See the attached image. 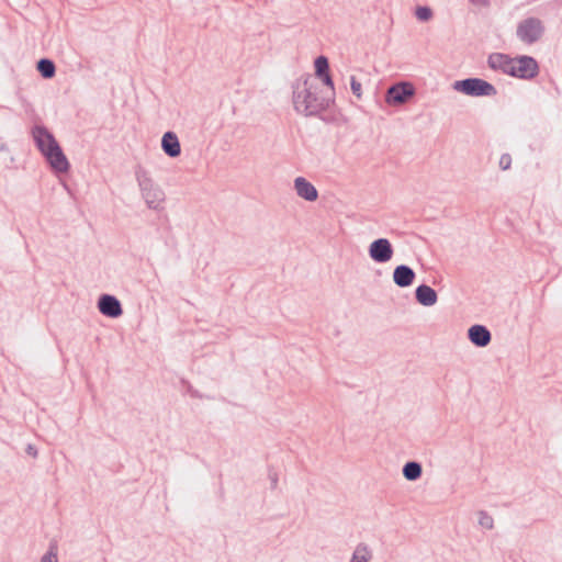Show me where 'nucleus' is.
<instances>
[{
  "instance_id": "nucleus-1",
  "label": "nucleus",
  "mask_w": 562,
  "mask_h": 562,
  "mask_svg": "<svg viewBox=\"0 0 562 562\" xmlns=\"http://www.w3.org/2000/svg\"><path fill=\"white\" fill-rule=\"evenodd\" d=\"M292 89L294 109L306 116L318 115L327 110L334 101L335 91L322 86L312 75L297 78L293 82Z\"/></svg>"
},
{
  "instance_id": "nucleus-2",
  "label": "nucleus",
  "mask_w": 562,
  "mask_h": 562,
  "mask_svg": "<svg viewBox=\"0 0 562 562\" xmlns=\"http://www.w3.org/2000/svg\"><path fill=\"white\" fill-rule=\"evenodd\" d=\"M137 183L146 206L153 211L164 210L166 194L161 187L144 171L137 172Z\"/></svg>"
},
{
  "instance_id": "nucleus-3",
  "label": "nucleus",
  "mask_w": 562,
  "mask_h": 562,
  "mask_svg": "<svg viewBox=\"0 0 562 562\" xmlns=\"http://www.w3.org/2000/svg\"><path fill=\"white\" fill-rule=\"evenodd\" d=\"M38 149L55 173H67L70 162L59 143H37Z\"/></svg>"
},
{
  "instance_id": "nucleus-4",
  "label": "nucleus",
  "mask_w": 562,
  "mask_h": 562,
  "mask_svg": "<svg viewBox=\"0 0 562 562\" xmlns=\"http://www.w3.org/2000/svg\"><path fill=\"white\" fill-rule=\"evenodd\" d=\"M546 33V26L542 20L536 16H529L517 24L516 36L525 44L532 45L539 42Z\"/></svg>"
},
{
  "instance_id": "nucleus-5",
  "label": "nucleus",
  "mask_w": 562,
  "mask_h": 562,
  "mask_svg": "<svg viewBox=\"0 0 562 562\" xmlns=\"http://www.w3.org/2000/svg\"><path fill=\"white\" fill-rule=\"evenodd\" d=\"M453 89L470 97H493L497 93L492 83L481 78L457 80L453 83Z\"/></svg>"
},
{
  "instance_id": "nucleus-6",
  "label": "nucleus",
  "mask_w": 562,
  "mask_h": 562,
  "mask_svg": "<svg viewBox=\"0 0 562 562\" xmlns=\"http://www.w3.org/2000/svg\"><path fill=\"white\" fill-rule=\"evenodd\" d=\"M539 64L532 56L519 55L515 57L512 77L522 80H531L539 75Z\"/></svg>"
},
{
  "instance_id": "nucleus-7",
  "label": "nucleus",
  "mask_w": 562,
  "mask_h": 562,
  "mask_svg": "<svg viewBox=\"0 0 562 562\" xmlns=\"http://www.w3.org/2000/svg\"><path fill=\"white\" fill-rule=\"evenodd\" d=\"M415 94V88L409 82L392 85L385 93V102L389 105H401L406 103Z\"/></svg>"
},
{
  "instance_id": "nucleus-8",
  "label": "nucleus",
  "mask_w": 562,
  "mask_h": 562,
  "mask_svg": "<svg viewBox=\"0 0 562 562\" xmlns=\"http://www.w3.org/2000/svg\"><path fill=\"white\" fill-rule=\"evenodd\" d=\"M293 190L297 198L313 203L318 199V191L316 187L305 177L299 176L293 180Z\"/></svg>"
},
{
  "instance_id": "nucleus-9",
  "label": "nucleus",
  "mask_w": 562,
  "mask_h": 562,
  "mask_svg": "<svg viewBox=\"0 0 562 562\" xmlns=\"http://www.w3.org/2000/svg\"><path fill=\"white\" fill-rule=\"evenodd\" d=\"M515 57H510L504 53H492L487 57V65L491 69L501 71L512 77Z\"/></svg>"
},
{
  "instance_id": "nucleus-10",
  "label": "nucleus",
  "mask_w": 562,
  "mask_h": 562,
  "mask_svg": "<svg viewBox=\"0 0 562 562\" xmlns=\"http://www.w3.org/2000/svg\"><path fill=\"white\" fill-rule=\"evenodd\" d=\"M369 254L374 261L386 262L392 258L393 249L389 239L380 238L371 243Z\"/></svg>"
},
{
  "instance_id": "nucleus-11",
  "label": "nucleus",
  "mask_w": 562,
  "mask_h": 562,
  "mask_svg": "<svg viewBox=\"0 0 562 562\" xmlns=\"http://www.w3.org/2000/svg\"><path fill=\"white\" fill-rule=\"evenodd\" d=\"M98 308L101 314L112 318H116L123 313L120 301L110 294H103L100 296Z\"/></svg>"
},
{
  "instance_id": "nucleus-12",
  "label": "nucleus",
  "mask_w": 562,
  "mask_h": 562,
  "mask_svg": "<svg viewBox=\"0 0 562 562\" xmlns=\"http://www.w3.org/2000/svg\"><path fill=\"white\" fill-rule=\"evenodd\" d=\"M315 75L314 78L321 82L322 86L327 87L335 91L334 81L329 74V61L326 56H318L314 61Z\"/></svg>"
},
{
  "instance_id": "nucleus-13",
  "label": "nucleus",
  "mask_w": 562,
  "mask_h": 562,
  "mask_svg": "<svg viewBox=\"0 0 562 562\" xmlns=\"http://www.w3.org/2000/svg\"><path fill=\"white\" fill-rule=\"evenodd\" d=\"M470 341L477 347H486L491 342V333L483 325H473L468 330Z\"/></svg>"
},
{
  "instance_id": "nucleus-14",
  "label": "nucleus",
  "mask_w": 562,
  "mask_h": 562,
  "mask_svg": "<svg viewBox=\"0 0 562 562\" xmlns=\"http://www.w3.org/2000/svg\"><path fill=\"white\" fill-rule=\"evenodd\" d=\"M415 279V272L408 266L401 265L394 269L393 281L397 286H409Z\"/></svg>"
},
{
  "instance_id": "nucleus-15",
  "label": "nucleus",
  "mask_w": 562,
  "mask_h": 562,
  "mask_svg": "<svg viewBox=\"0 0 562 562\" xmlns=\"http://www.w3.org/2000/svg\"><path fill=\"white\" fill-rule=\"evenodd\" d=\"M374 557V549L371 542L360 540L353 547V562H370Z\"/></svg>"
},
{
  "instance_id": "nucleus-16",
  "label": "nucleus",
  "mask_w": 562,
  "mask_h": 562,
  "mask_svg": "<svg viewBox=\"0 0 562 562\" xmlns=\"http://www.w3.org/2000/svg\"><path fill=\"white\" fill-rule=\"evenodd\" d=\"M415 294L417 302L424 306H432L438 301L436 291L426 284L417 286Z\"/></svg>"
},
{
  "instance_id": "nucleus-17",
  "label": "nucleus",
  "mask_w": 562,
  "mask_h": 562,
  "mask_svg": "<svg viewBox=\"0 0 562 562\" xmlns=\"http://www.w3.org/2000/svg\"><path fill=\"white\" fill-rule=\"evenodd\" d=\"M41 76L45 79H50L56 74V66L53 60L48 58H41L36 66Z\"/></svg>"
},
{
  "instance_id": "nucleus-18",
  "label": "nucleus",
  "mask_w": 562,
  "mask_h": 562,
  "mask_svg": "<svg viewBox=\"0 0 562 562\" xmlns=\"http://www.w3.org/2000/svg\"><path fill=\"white\" fill-rule=\"evenodd\" d=\"M403 475L408 481H415L422 475V465L417 462H407L403 468Z\"/></svg>"
},
{
  "instance_id": "nucleus-19",
  "label": "nucleus",
  "mask_w": 562,
  "mask_h": 562,
  "mask_svg": "<svg viewBox=\"0 0 562 562\" xmlns=\"http://www.w3.org/2000/svg\"><path fill=\"white\" fill-rule=\"evenodd\" d=\"M59 548L56 542H50L46 552L41 557L40 562H59Z\"/></svg>"
},
{
  "instance_id": "nucleus-20",
  "label": "nucleus",
  "mask_w": 562,
  "mask_h": 562,
  "mask_svg": "<svg viewBox=\"0 0 562 562\" xmlns=\"http://www.w3.org/2000/svg\"><path fill=\"white\" fill-rule=\"evenodd\" d=\"M32 136L33 140H56L46 127L38 125L32 130Z\"/></svg>"
},
{
  "instance_id": "nucleus-21",
  "label": "nucleus",
  "mask_w": 562,
  "mask_h": 562,
  "mask_svg": "<svg viewBox=\"0 0 562 562\" xmlns=\"http://www.w3.org/2000/svg\"><path fill=\"white\" fill-rule=\"evenodd\" d=\"M434 15V12L428 5H418L415 10V16L422 22L429 21Z\"/></svg>"
},
{
  "instance_id": "nucleus-22",
  "label": "nucleus",
  "mask_w": 562,
  "mask_h": 562,
  "mask_svg": "<svg viewBox=\"0 0 562 562\" xmlns=\"http://www.w3.org/2000/svg\"><path fill=\"white\" fill-rule=\"evenodd\" d=\"M161 147L170 157H177L181 153L180 143H161Z\"/></svg>"
},
{
  "instance_id": "nucleus-23",
  "label": "nucleus",
  "mask_w": 562,
  "mask_h": 562,
  "mask_svg": "<svg viewBox=\"0 0 562 562\" xmlns=\"http://www.w3.org/2000/svg\"><path fill=\"white\" fill-rule=\"evenodd\" d=\"M477 521H479L480 526L485 529H492L493 525H494V520H493L492 516H490L488 514L483 513V512L479 514Z\"/></svg>"
},
{
  "instance_id": "nucleus-24",
  "label": "nucleus",
  "mask_w": 562,
  "mask_h": 562,
  "mask_svg": "<svg viewBox=\"0 0 562 562\" xmlns=\"http://www.w3.org/2000/svg\"><path fill=\"white\" fill-rule=\"evenodd\" d=\"M510 164H512V158H510V156H509V155H503V156L499 158V162H498V165H499V168H501L502 170H507V169H509Z\"/></svg>"
},
{
  "instance_id": "nucleus-25",
  "label": "nucleus",
  "mask_w": 562,
  "mask_h": 562,
  "mask_svg": "<svg viewBox=\"0 0 562 562\" xmlns=\"http://www.w3.org/2000/svg\"><path fill=\"white\" fill-rule=\"evenodd\" d=\"M473 5L479 9H487L491 5L490 0H469Z\"/></svg>"
},
{
  "instance_id": "nucleus-26",
  "label": "nucleus",
  "mask_w": 562,
  "mask_h": 562,
  "mask_svg": "<svg viewBox=\"0 0 562 562\" xmlns=\"http://www.w3.org/2000/svg\"><path fill=\"white\" fill-rule=\"evenodd\" d=\"M160 140H179V139L175 132L168 131L162 135Z\"/></svg>"
},
{
  "instance_id": "nucleus-27",
  "label": "nucleus",
  "mask_w": 562,
  "mask_h": 562,
  "mask_svg": "<svg viewBox=\"0 0 562 562\" xmlns=\"http://www.w3.org/2000/svg\"><path fill=\"white\" fill-rule=\"evenodd\" d=\"M353 95L361 97V83L353 78Z\"/></svg>"
}]
</instances>
